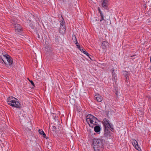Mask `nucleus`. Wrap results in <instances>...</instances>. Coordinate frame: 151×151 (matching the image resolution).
Listing matches in <instances>:
<instances>
[{
    "label": "nucleus",
    "instance_id": "f257e3e1",
    "mask_svg": "<svg viewBox=\"0 0 151 151\" xmlns=\"http://www.w3.org/2000/svg\"><path fill=\"white\" fill-rule=\"evenodd\" d=\"M104 139L99 138L93 139V147L94 151H101L104 145Z\"/></svg>",
    "mask_w": 151,
    "mask_h": 151
},
{
    "label": "nucleus",
    "instance_id": "f03ea898",
    "mask_svg": "<svg viewBox=\"0 0 151 151\" xmlns=\"http://www.w3.org/2000/svg\"><path fill=\"white\" fill-rule=\"evenodd\" d=\"M86 120L89 126L92 127H93V125H96L98 124V122H96V120H97V119L91 114L87 115L86 116Z\"/></svg>",
    "mask_w": 151,
    "mask_h": 151
},
{
    "label": "nucleus",
    "instance_id": "7ed1b4c3",
    "mask_svg": "<svg viewBox=\"0 0 151 151\" xmlns=\"http://www.w3.org/2000/svg\"><path fill=\"white\" fill-rule=\"evenodd\" d=\"M103 124L104 128H110V130L113 132L114 131V129L113 127V125L110 124L109 121L106 118H104L103 120Z\"/></svg>",
    "mask_w": 151,
    "mask_h": 151
},
{
    "label": "nucleus",
    "instance_id": "20e7f679",
    "mask_svg": "<svg viewBox=\"0 0 151 151\" xmlns=\"http://www.w3.org/2000/svg\"><path fill=\"white\" fill-rule=\"evenodd\" d=\"M61 19L60 20V26L59 30V32L62 34H64L65 32V22L63 21L64 19L61 16Z\"/></svg>",
    "mask_w": 151,
    "mask_h": 151
},
{
    "label": "nucleus",
    "instance_id": "39448f33",
    "mask_svg": "<svg viewBox=\"0 0 151 151\" xmlns=\"http://www.w3.org/2000/svg\"><path fill=\"white\" fill-rule=\"evenodd\" d=\"M7 102L8 104H12L11 103L20 104V103L19 102L18 100L17 99L12 96L9 97L7 98Z\"/></svg>",
    "mask_w": 151,
    "mask_h": 151
},
{
    "label": "nucleus",
    "instance_id": "423d86ee",
    "mask_svg": "<svg viewBox=\"0 0 151 151\" xmlns=\"http://www.w3.org/2000/svg\"><path fill=\"white\" fill-rule=\"evenodd\" d=\"M12 23L14 24V28L16 32H19L22 31V27L20 24L15 23V20H12Z\"/></svg>",
    "mask_w": 151,
    "mask_h": 151
},
{
    "label": "nucleus",
    "instance_id": "0eeeda50",
    "mask_svg": "<svg viewBox=\"0 0 151 151\" xmlns=\"http://www.w3.org/2000/svg\"><path fill=\"white\" fill-rule=\"evenodd\" d=\"M4 56L6 58L9 65H11L12 64L13 61L11 57L8 55H4Z\"/></svg>",
    "mask_w": 151,
    "mask_h": 151
},
{
    "label": "nucleus",
    "instance_id": "6e6552de",
    "mask_svg": "<svg viewBox=\"0 0 151 151\" xmlns=\"http://www.w3.org/2000/svg\"><path fill=\"white\" fill-rule=\"evenodd\" d=\"M98 11L100 14L101 19L100 20V21L101 22L102 24H104L105 22H106V20L104 19V15L99 7H98Z\"/></svg>",
    "mask_w": 151,
    "mask_h": 151
},
{
    "label": "nucleus",
    "instance_id": "1a4fd4ad",
    "mask_svg": "<svg viewBox=\"0 0 151 151\" xmlns=\"http://www.w3.org/2000/svg\"><path fill=\"white\" fill-rule=\"evenodd\" d=\"M115 70L112 69L111 70L112 74V80L115 82H116L117 80V75L114 72Z\"/></svg>",
    "mask_w": 151,
    "mask_h": 151
},
{
    "label": "nucleus",
    "instance_id": "9d476101",
    "mask_svg": "<svg viewBox=\"0 0 151 151\" xmlns=\"http://www.w3.org/2000/svg\"><path fill=\"white\" fill-rule=\"evenodd\" d=\"M95 98L96 100L98 102H101L102 101V97L99 95H96L95 96Z\"/></svg>",
    "mask_w": 151,
    "mask_h": 151
},
{
    "label": "nucleus",
    "instance_id": "9b49d317",
    "mask_svg": "<svg viewBox=\"0 0 151 151\" xmlns=\"http://www.w3.org/2000/svg\"><path fill=\"white\" fill-rule=\"evenodd\" d=\"M110 128H109V127L108 128H104V135L105 136L108 137L110 135V131L109 129Z\"/></svg>",
    "mask_w": 151,
    "mask_h": 151
},
{
    "label": "nucleus",
    "instance_id": "f8f14e48",
    "mask_svg": "<svg viewBox=\"0 0 151 151\" xmlns=\"http://www.w3.org/2000/svg\"><path fill=\"white\" fill-rule=\"evenodd\" d=\"M109 0H104L102 3V6L106 9H107V5L109 2Z\"/></svg>",
    "mask_w": 151,
    "mask_h": 151
},
{
    "label": "nucleus",
    "instance_id": "ddd939ff",
    "mask_svg": "<svg viewBox=\"0 0 151 151\" xmlns=\"http://www.w3.org/2000/svg\"><path fill=\"white\" fill-rule=\"evenodd\" d=\"M38 131L40 134L42 135L46 139L48 138V137H47L45 134L42 129H39Z\"/></svg>",
    "mask_w": 151,
    "mask_h": 151
},
{
    "label": "nucleus",
    "instance_id": "4468645a",
    "mask_svg": "<svg viewBox=\"0 0 151 151\" xmlns=\"http://www.w3.org/2000/svg\"><path fill=\"white\" fill-rule=\"evenodd\" d=\"M108 43L106 41H103L102 42L101 46L103 49H105L108 46Z\"/></svg>",
    "mask_w": 151,
    "mask_h": 151
},
{
    "label": "nucleus",
    "instance_id": "2eb2a0df",
    "mask_svg": "<svg viewBox=\"0 0 151 151\" xmlns=\"http://www.w3.org/2000/svg\"><path fill=\"white\" fill-rule=\"evenodd\" d=\"M94 130L96 132H99L101 130L100 127L99 125L96 126L94 128Z\"/></svg>",
    "mask_w": 151,
    "mask_h": 151
},
{
    "label": "nucleus",
    "instance_id": "dca6fc26",
    "mask_svg": "<svg viewBox=\"0 0 151 151\" xmlns=\"http://www.w3.org/2000/svg\"><path fill=\"white\" fill-rule=\"evenodd\" d=\"M13 107H15L19 109L21 107V104H9Z\"/></svg>",
    "mask_w": 151,
    "mask_h": 151
},
{
    "label": "nucleus",
    "instance_id": "f3484780",
    "mask_svg": "<svg viewBox=\"0 0 151 151\" xmlns=\"http://www.w3.org/2000/svg\"><path fill=\"white\" fill-rule=\"evenodd\" d=\"M123 75L125 76L126 78L127 79L129 76V73L128 72L125 71H123Z\"/></svg>",
    "mask_w": 151,
    "mask_h": 151
},
{
    "label": "nucleus",
    "instance_id": "a211bd4d",
    "mask_svg": "<svg viewBox=\"0 0 151 151\" xmlns=\"http://www.w3.org/2000/svg\"><path fill=\"white\" fill-rule=\"evenodd\" d=\"M99 20V18L98 17H96L93 19H91V21L93 22H97Z\"/></svg>",
    "mask_w": 151,
    "mask_h": 151
},
{
    "label": "nucleus",
    "instance_id": "6ab92c4d",
    "mask_svg": "<svg viewBox=\"0 0 151 151\" xmlns=\"http://www.w3.org/2000/svg\"><path fill=\"white\" fill-rule=\"evenodd\" d=\"M132 143L134 146L138 144L137 142L135 139H132Z\"/></svg>",
    "mask_w": 151,
    "mask_h": 151
},
{
    "label": "nucleus",
    "instance_id": "aec40b11",
    "mask_svg": "<svg viewBox=\"0 0 151 151\" xmlns=\"http://www.w3.org/2000/svg\"><path fill=\"white\" fill-rule=\"evenodd\" d=\"M72 39L74 41V42H76L75 43L76 44H78L75 35L73 36Z\"/></svg>",
    "mask_w": 151,
    "mask_h": 151
},
{
    "label": "nucleus",
    "instance_id": "412c9836",
    "mask_svg": "<svg viewBox=\"0 0 151 151\" xmlns=\"http://www.w3.org/2000/svg\"><path fill=\"white\" fill-rule=\"evenodd\" d=\"M76 107L77 111L78 112H80L81 110V107L79 106H76Z\"/></svg>",
    "mask_w": 151,
    "mask_h": 151
},
{
    "label": "nucleus",
    "instance_id": "4be33fe9",
    "mask_svg": "<svg viewBox=\"0 0 151 151\" xmlns=\"http://www.w3.org/2000/svg\"><path fill=\"white\" fill-rule=\"evenodd\" d=\"M3 62H4V63L6 65V63L4 61V60H3V59L2 58L1 56H0V63H2Z\"/></svg>",
    "mask_w": 151,
    "mask_h": 151
},
{
    "label": "nucleus",
    "instance_id": "5701e85b",
    "mask_svg": "<svg viewBox=\"0 0 151 151\" xmlns=\"http://www.w3.org/2000/svg\"><path fill=\"white\" fill-rule=\"evenodd\" d=\"M135 147V148L137 150H138L140 151L141 150V149L140 147H139L138 146V145H137L135 146H134Z\"/></svg>",
    "mask_w": 151,
    "mask_h": 151
},
{
    "label": "nucleus",
    "instance_id": "b1692460",
    "mask_svg": "<svg viewBox=\"0 0 151 151\" xmlns=\"http://www.w3.org/2000/svg\"><path fill=\"white\" fill-rule=\"evenodd\" d=\"M29 81L34 86H35L34 83H33V81H32L31 80H29Z\"/></svg>",
    "mask_w": 151,
    "mask_h": 151
},
{
    "label": "nucleus",
    "instance_id": "393cba45",
    "mask_svg": "<svg viewBox=\"0 0 151 151\" xmlns=\"http://www.w3.org/2000/svg\"><path fill=\"white\" fill-rule=\"evenodd\" d=\"M81 51L84 54H85L86 52V51L84 50H83V49H82L81 50Z\"/></svg>",
    "mask_w": 151,
    "mask_h": 151
},
{
    "label": "nucleus",
    "instance_id": "a878e982",
    "mask_svg": "<svg viewBox=\"0 0 151 151\" xmlns=\"http://www.w3.org/2000/svg\"><path fill=\"white\" fill-rule=\"evenodd\" d=\"M76 46L80 50H81V49L80 47V45H77V44H76Z\"/></svg>",
    "mask_w": 151,
    "mask_h": 151
},
{
    "label": "nucleus",
    "instance_id": "bb28decb",
    "mask_svg": "<svg viewBox=\"0 0 151 151\" xmlns=\"http://www.w3.org/2000/svg\"><path fill=\"white\" fill-rule=\"evenodd\" d=\"M56 129V128L55 126H52V129L53 131H55V130Z\"/></svg>",
    "mask_w": 151,
    "mask_h": 151
},
{
    "label": "nucleus",
    "instance_id": "cd10ccee",
    "mask_svg": "<svg viewBox=\"0 0 151 151\" xmlns=\"http://www.w3.org/2000/svg\"><path fill=\"white\" fill-rule=\"evenodd\" d=\"M85 54H86V55H87V56H89L90 55L87 52H86V53H85Z\"/></svg>",
    "mask_w": 151,
    "mask_h": 151
},
{
    "label": "nucleus",
    "instance_id": "c85d7f7f",
    "mask_svg": "<svg viewBox=\"0 0 151 151\" xmlns=\"http://www.w3.org/2000/svg\"><path fill=\"white\" fill-rule=\"evenodd\" d=\"M37 37L38 38H40V35H39L38 34H37Z\"/></svg>",
    "mask_w": 151,
    "mask_h": 151
},
{
    "label": "nucleus",
    "instance_id": "c756f323",
    "mask_svg": "<svg viewBox=\"0 0 151 151\" xmlns=\"http://www.w3.org/2000/svg\"><path fill=\"white\" fill-rule=\"evenodd\" d=\"M150 61L151 62V57H150ZM150 68L151 70V66H150Z\"/></svg>",
    "mask_w": 151,
    "mask_h": 151
},
{
    "label": "nucleus",
    "instance_id": "7c9ffc66",
    "mask_svg": "<svg viewBox=\"0 0 151 151\" xmlns=\"http://www.w3.org/2000/svg\"><path fill=\"white\" fill-rule=\"evenodd\" d=\"M98 119H97V120H96V122H98Z\"/></svg>",
    "mask_w": 151,
    "mask_h": 151
}]
</instances>
